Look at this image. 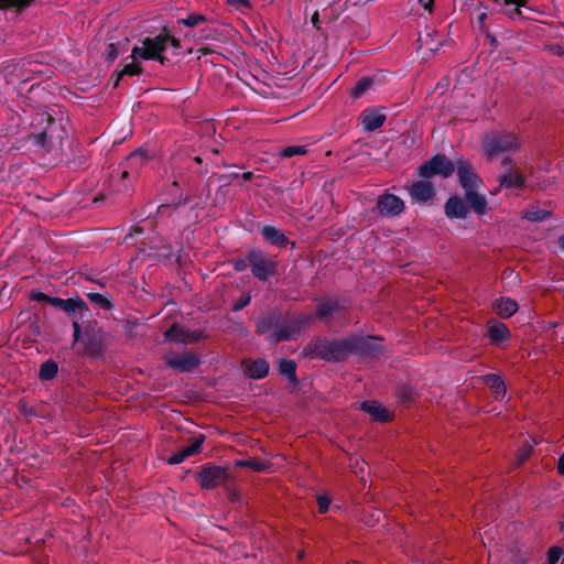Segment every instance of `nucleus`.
<instances>
[{
    "label": "nucleus",
    "instance_id": "obj_1",
    "mask_svg": "<svg viewBox=\"0 0 564 564\" xmlns=\"http://www.w3.org/2000/svg\"><path fill=\"white\" fill-rule=\"evenodd\" d=\"M68 126L61 111H36L30 118L28 142L40 151L56 152L68 138Z\"/></svg>",
    "mask_w": 564,
    "mask_h": 564
},
{
    "label": "nucleus",
    "instance_id": "obj_2",
    "mask_svg": "<svg viewBox=\"0 0 564 564\" xmlns=\"http://www.w3.org/2000/svg\"><path fill=\"white\" fill-rule=\"evenodd\" d=\"M141 45H134L130 58L143 61H156L162 66L171 63L165 52L171 47L174 56L180 55L181 42L172 31L164 26L160 33L154 36H145L140 41Z\"/></svg>",
    "mask_w": 564,
    "mask_h": 564
},
{
    "label": "nucleus",
    "instance_id": "obj_3",
    "mask_svg": "<svg viewBox=\"0 0 564 564\" xmlns=\"http://www.w3.org/2000/svg\"><path fill=\"white\" fill-rule=\"evenodd\" d=\"M302 354L327 362H343L350 357L348 336L334 339L314 336L303 347Z\"/></svg>",
    "mask_w": 564,
    "mask_h": 564
},
{
    "label": "nucleus",
    "instance_id": "obj_4",
    "mask_svg": "<svg viewBox=\"0 0 564 564\" xmlns=\"http://www.w3.org/2000/svg\"><path fill=\"white\" fill-rule=\"evenodd\" d=\"M73 326V345L80 343L83 345L82 355L91 358H100L106 352L105 332L97 321H90L82 329L78 321L72 323Z\"/></svg>",
    "mask_w": 564,
    "mask_h": 564
},
{
    "label": "nucleus",
    "instance_id": "obj_5",
    "mask_svg": "<svg viewBox=\"0 0 564 564\" xmlns=\"http://www.w3.org/2000/svg\"><path fill=\"white\" fill-rule=\"evenodd\" d=\"M151 155L143 147L131 152L119 166L117 191L129 194L138 180L141 170L149 163Z\"/></svg>",
    "mask_w": 564,
    "mask_h": 564
},
{
    "label": "nucleus",
    "instance_id": "obj_6",
    "mask_svg": "<svg viewBox=\"0 0 564 564\" xmlns=\"http://www.w3.org/2000/svg\"><path fill=\"white\" fill-rule=\"evenodd\" d=\"M195 479L204 490H213L217 487L227 486L231 476L227 466H218L212 463L204 464L195 473Z\"/></svg>",
    "mask_w": 564,
    "mask_h": 564
},
{
    "label": "nucleus",
    "instance_id": "obj_7",
    "mask_svg": "<svg viewBox=\"0 0 564 564\" xmlns=\"http://www.w3.org/2000/svg\"><path fill=\"white\" fill-rule=\"evenodd\" d=\"M311 321V315H301L299 317H295L290 314H286L285 316L281 314V323H279L276 330L272 332L268 336V340L274 344L292 340L302 332L304 326L308 324Z\"/></svg>",
    "mask_w": 564,
    "mask_h": 564
},
{
    "label": "nucleus",
    "instance_id": "obj_8",
    "mask_svg": "<svg viewBox=\"0 0 564 564\" xmlns=\"http://www.w3.org/2000/svg\"><path fill=\"white\" fill-rule=\"evenodd\" d=\"M484 151L489 160L503 153L514 152L520 148L518 138L508 132L487 134L482 140Z\"/></svg>",
    "mask_w": 564,
    "mask_h": 564
},
{
    "label": "nucleus",
    "instance_id": "obj_9",
    "mask_svg": "<svg viewBox=\"0 0 564 564\" xmlns=\"http://www.w3.org/2000/svg\"><path fill=\"white\" fill-rule=\"evenodd\" d=\"M247 260L253 278L258 281L267 282L278 272V262L275 259L269 258L267 253L259 248L249 250L247 252Z\"/></svg>",
    "mask_w": 564,
    "mask_h": 564
},
{
    "label": "nucleus",
    "instance_id": "obj_10",
    "mask_svg": "<svg viewBox=\"0 0 564 564\" xmlns=\"http://www.w3.org/2000/svg\"><path fill=\"white\" fill-rule=\"evenodd\" d=\"M382 340L381 337L351 334L348 336L349 354L360 358L377 357L383 352V346L378 341Z\"/></svg>",
    "mask_w": 564,
    "mask_h": 564
},
{
    "label": "nucleus",
    "instance_id": "obj_11",
    "mask_svg": "<svg viewBox=\"0 0 564 564\" xmlns=\"http://www.w3.org/2000/svg\"><path fill=\"white\" fill-rule=\"evenodd\" d=\"M455 172V163L444 154H435L415 171L416 176L429 180L434 176L449 177Z\"/></svg>",
    "mask_w": 564,
    "mask_h": 564
},
{
    "label": "nucleus",
    "instance_id": "obj_12",
    "mask_svg": "<svg viewBox=\"0 0 564 564\" xmlns=\"http://www.w3.org/2000/svg\"><path fill=\"white\" fill-rule=\"evenodd\" d=\"M501 166L505 171L498 176L499 189H522L525 187L527 178L520 167L512 161V159L506 156L501 161Z\"/></svg>",
    "mask_w": 564,
    "mask_h": 564
},
{
    "label": "nucleus",
    "instance_id": "obj_13",
    "mask_svg": "<svg viewBox=\"0 0 564 564\" xmlns=\"http://www.w3.org/2000/svg\"><path fill=\"white\" fill-rule=\"evenodd\" d=\"M164 362L166 367L174 369L180 373L191 372L198 368L202 364L200 357L193 352L187 351L184 354H175L172 356H165Z\"/></svg>",
    "mask_w": 564,
    "mask_h": 564
},
{
    "label": "nucleus",
    "instance_id": "obj_14",
    "mask_svg": "<svg viewBox=\"0 0 564 564\" xmlns=\"http://www.w3.org/2000/svg\"><path fill=\"white\" fill-rule=\"evenodd\" d=\"M345 311V303L338 297H321L317 300L316 311L312 316L313 319L327 321L330 317L339 316Z\"/></svg>",
    "mask_w": 564,
    "mask_h": 564
},
{
    "label": "nucleus",
    "instance_id": "obj_15",
    "mask_svg": "<svg viewBox=\"0 0 564 564\" xmlns=\"http://www.w3.org/2000/svg\"><path fill=\"white\" fill-rule=\"evenodd\" d=\"M205 334L202 330H186L177 323L172 324L165 332L164 338L166 340H174L178 344H195L205 339Z\"/></svg>",
    "mask_w": 564,
    "mask_h": 564
},
{
    "label": "nucleus",
    "instance_id": "obj_16",
    "mask_svg": "<svg viewBox=\"0 0 564 564\" xmlns=\"http://www.w3.org/2000/svg\"><path fill=\"white\" fill-rule=\"evenodd\" d=\"M455 163V170L457 171L459 185L464 191L471 188H479L482 184L481 178L475 173L471 164L464 159L457 160Z\"/></svg>",
    "mask_w": 564,
    "mask_h": 564
},
{
    "label": "nucleus",
    "instance_id": "obj_17",
    "mask_svg": "<svg viewBox=\"0 0 564 564\" xmlns=\"http://www.w3.org/2000/svg\"><path fill=\"white\" fill-rule=\"evenodd\" d=\"M404 202L397 195L384 193L378 197L376 209L382 217H394L403 213Z\"/></svg>",
    "mask_w": 564,
    "mask_h": 564
},
{
    "label": "nucleus",
    "instance_id": "obj_18",
    "mask_svg": "<svg viewBox=\"0 0 564 564\" xmlns=\"http://www.w3.org/2000/svg\"><path fill=\"white\" fill-rule=\"evenodd\" d=\"M408 192L412 202L417 204H426L436 195L433 184L425 178L413 182Z\"/></svg>",
    "mask_w": 564,
    "mask_h": 564
},
{
    "label": "nucleus",
    "instance_id": "obj_19",
    "mask_svg": "<svg viewBox=\"0 0 564 564\" xmlns=\"http://www.w3.org/2000/svg\"><path fill=\"white\" fill-rule=\"evenodd\" d=\"M205 440H206V436L204 434L195 435L192 438V443L188 446H186V447L175 452L173 455H171L166 459V463L170 465H177V464L183 463L187 457L198 454L202 449V445L205 442Z\"/></svg>",
    "mask_w": 564,
    "mask_h": 564
},
{
    "label": "nucleus",
    "instance_id": "obj_20",
    "mask_svg": "<svg viewBox=\"0 0 564 564\" xmlns=\"http://www.w3.org/2000/svg\"><path fill=\"white\" fill-rule=\"evenodd\" d=\"M52 306L58 307L68 314H79L80 317L89 313L86 302L79 297L61 299L56 297L52 301Z\"/></svg>",
    "mask_w": 564,
    "mask_h": 564
},
{
    "label": "nucleus",
    "instance_id": "obj_21",
    "mask_svg": "<svg viewBox=\"0 0 564 564\" xmlns=\"http://www.w3.org/2000/svg\"><path fill=\"white\" fill-rule=\"evenodd\" d=\"M444 213L449 219H466L469 208L459 196L452 195L445 203Z\"/></svg>",
    "mask_w": 564,
    "mask_h": 564
},
{
    "label": "nucleus",
    "instance_id": "obj_22",
    "mask_svg": "<svg viewBox=\"0 0 564 564\" xmlns=\"http://www.w3.org/2000/svg\"><path fill=\"white\" fill-rule=\"evenodd\" d=\"M260 232L262 238L271 246L278 248H285L289 243H291L292 248L295 247V243L291 242L289 238L284 235L283 230H281L280 228L265 225L261 228Z\"/></svg>",
    "mask_w": 564,
    "mask_h": 564
},
{
    "label": "nucleus",
    "instance_id": "obj_23",
    "mask_svg": "<svg viewBox=\"0 0 564 564\" xmlns=\"http://www.w3.org/2000/svg\"><path fill=\"white\" fill-rule=\"evenodd\" d=\"M360 410L370 414L376 422L387 423L392 420L390 411L376 400H368L360 403Z\"/></svg>",
    "mask_w": 564,
    "mask_h": 564
},
{
    "label": "nucleus",
    "instance_id": "obj_24",
    "mask_svg": "<svg viewBox=\"0 0 564 564\" xmlns=\"http://www.w3.org/2000/svg\"><path fill=\"white\" fill-rule=\"evenodd\" d=\"M360 120L362 123L364 131L373 132L381 128L386 121V115L379 110L365 109L360 113Z\"/></svg>",
    "mask_w": 564,
    "mask_h": 564
},
{
    "label": "nucleus",
    "instance_id": "obj_25",
    "mask_svg": "<svg viewBox=\"0 0 564 564\" xmlns=\"http://www.w3.org/2000/svg\"><path fill=\"white\" fill-rule=\"evenodd\" d=\"M245 373L248 378L253 380H260L268 376L270 365L265 359L259 358L251 361H243Z\"/></svg>",
    "mask_w": 564,
    "mask_h": 564
},
{
    "label": "nucleus",
    "instance_id": "obj_26",
    "mask_svg": "<svg viewBox=\"0 0 564 564\" xmlns=\"http://www.w3.org/2000/svg\"><path fill=\"white\" fill-rule=\"evenodd\" d=\"M487 333L492 345L498 346L511 336L509 328L502 322L490 319L487 323Z\"/></svg>",
    "mask_w": 564,
    "mask_h": 564
},
{
    "label": "nucleus",
    "instance_id": "obj_27",
    "mask_svg": "<svg viewBox=\"0 0 564 564\" xmlns=\"http://www.w3.org/2000/svg\"><path fill=\"white\" fill-rule=\"evenodd\" d=\"M465 204L469 209H473L477 215H485L487 213V198L485 195L478 193V188L464 191Z\"/></svg>",
    "mask_w": 564,
    "mask_h": 564
},
{
    "label": "nucleus",
    "instance_id": "obj_28",
    "mask_svg": "<svg viewBox=\"0 0 564 564\" xmlns=\"http://www.w3.org/2000/svg\"><path fill=\"white\" fill-rule=\"evenodd\" d=\"M279 323H281V313L276 310L263 315L257 321V332L261 334H268V336L275 332Z\"/></svg>",
    "mask_w": 564,
    "mask_h": 564
},
{
    "label": "nucleus",
    "instance_id": "obj_29",
    "mask_svg": "<svg viewBox=\"0 0 564 564\" xmlns=\"http://www.w3.org/2000/svg\"><path fill=\"white\" fill-rule=\"evenodd\" d=\"M482 382L491 390L496 400H502L507 394V387L501 378L497 373H487L482 376Z\"/></svg>",
    "mask_w": 564,
    "mask_h": 564
},
{
    "label": "nucleus",
    "instance_id": "obj_30",
    "mask_svg": "<svg viewBox=\"0 0 564 564\" xmlns=\"http://www.w3.org/2000/svg\"><path fill=\"white\" fill-rule=\"evenodd\" d=\"M494 310L501 318H509L518 312L519 305L516 300L510 297H500L495 301Z\"/></svg>",
    "mask_w": 564,
    "mask_h": 564
},
{
    "label": "nucleus",
    "instance_id": "obj_31",
    "mask_svg": "<svg viewBox=\"0 0 564 564\" xmlns=\"http://www.w3.org/2000/svg\"><path fill=\"white\" fill-rule=\"evenodd\" d=\"M143 72V67L142 65L138 62V59H133L132 58V62L126 64L121 70L119 72H116L112 76H111V80H112V87H117L119 85V82L120 79L123 77V76H137V75H140L141 73Z\"/></svg>",
    "mask_w": 564,
    "mask_h": 564
},
{
    "label": "nucleus",
    "instance_id": "obj_32",
    "mask_svg": "<svg viewBox=\"0 0 564 564\" xmlns=\"http://www.w3.org/2000/svg\"><path fill=\"white\" fill-rule=\"evenodd\" d=\"M296 362L293 359L289 358H281L278 361V371L281 376H284L288 378V380L294 384H299V379L296 377Z\"/></svg>",
    "mask_w": 564,
    "mask_h": 564
},
{
    "label": "nucleus",
    "instance_id": "obj_33",
    "mask_svg": "<svg viewBox=\"0 0 564 564\" xmlns=\"http://www.w3.org/2000/svg\"><path fill=\"white\" fill-rule=\"evenodd\" d=\"M36 0H0V10L21 14L32 7Z\"/></svg>",
    "mask_w": 564,
    "mask_h": 564
},
{
    "label": "nucleus",
    "instance_id": "obj_34",
    "mask_svg": "<svg viewBox=\"0 0 564 564\" xmlns=\"http://www.w3.org/2000/svg\"><path fill=\"white\" fill-rule=\"evenodd\" d=\"M89 160L88 151L85 149H77L73 152L72 158H68L66 163L70 170L85 169Z\"/></svg>",
    "mask_w": 564,
    "mask_h": 564
},
{
    "label": "nucleus",
    "instance_id": "obj_35",
    "mask_svg": "<svg viewBox=\"0 0 564 564\" xmlns=\"http://www.w3.org/2000/svg\"><path fill=\"white\" fill-rule=\"evenodd\" d=\"M398 402L404 408L411 406L414 402L415 392L414 389L410 386L402 384L397 388L395 391Z\"/></svg>",
    "mask_w": 564,
    "mask_h": 564
},
{
    "label": "nucleus",
    "instance_id": "obj_36",
    "mask_svg": "<svg viewBox=\"0 0 564 564\" xmlns=\"http://www.w3.org/2000/svg\"><path fill=\"white\" fill-rule=\"evenodd\" d=\"M57 372H58L57 362L54 361L53 359H48L40 366L39 378L42 381H48V380L54 379L57 376Z\"/></svg>",
    "mask_w": 564,
    "mask_h": 564
},
{
    "label": "nucleus",
    "instance_id": "obj_37",
    "mask_svg": "<svg viewBox=\"0 0 564 564\" xmlns=\"http://www.w3.org/2000/svg\"><path fill=\"white\" fill-rule=\"evenodd\" d=\"M375 79L369 76H364L357 80L355 86L350 90V96L354 99L360 98L369 88L373 85Z\"/></svg>",
    "mask_w": 564,
    "mask_h": 564
},
{
    "label": "nucleus",
    "instance_id": "obj_38",
    "mask_svg": "<svg viewBox=\"0 0 564 564\" xmlns=\"http://www.w3.org/2000/svg\"><path fill=\"white\" fill-rule=\"evenodd\" d=\"M237 467H246L250 468L254 471L262 473L268 470L269 465L264 463L263 460L256 458V457H249L247 459H239L235 464Z\"/></svg>",
    "mask_w": 564,
    "mask_h": 564
},
{
    "label": "nucleus",
    "instance_id": "obj_39",
    "mask_svg": "<svg viewBox=\"0 0 564 564\" xmlns=\"http://www.w3.org/2000/svg\"><path fill=\"white\" fill-rule=\"evenodd\" d=\"M551 215L549 210L533 207L525 213L524 218L532 223H539L550 218Z\"/></svg>",
    "mask_w": 564,
    "mask_h": 564
},
{
    "label": "nucleus",
    "instance_id": "obj_40",
    "mask_svg": "<svg viewBox=\"0 0 564 564\" xmlns=\"http://www.w3.org/2000/svg\"><path fill=\"white\" fill-rule=\"evenodd\" d=\"M87 297L91 303L97 304L98 306H100L104 310H110L113 306L111 300L104 294L88 293Z\"/></svg>",
    "mask_w": 564,
    "mask_h": 564
},
{
    "label": "nucleus",
    "instance_id": "obj_41",
    "mask_svg": "<svg viewBox=\"0 0 564 564\" xmlns=\"http://www.w3.org/2000/svg\"><path fill=\"white\" fill-rule=\"evenodd\" d=\"M207 18L199 13H191L186 18H182L177 20L178 24H183L187 28H194L199 23L206 22Z\"/></svg>",
    "mask_w": 564,
    "mask_h": 564
},
{
    "label": "nucleus",
    "instance_id": "obj_42",
    "mask_svg": "<svg viewBox=\"0 0 564 564\" xmlns=\"http://www.w3.org/2000/svg\"><path fill=\"white\" fill-rule=\"evenodd\" d=\"M307 153V145H290L281 150L280 155L283 159H289L295 155H304Z\"/></svg>",
    "mask_w": 564,
    "mask_h": 564
},
{
    "label": "nucleus",
    "instance_id": "obj_43",
    "mask_svg": "<svg viewBox=\"0 0 564 564\" xmlns=\"http://www.w3.org/2000/svg\"><path fill=\"white\" fill-rule=\"evenodd\" d=\"M564 555V551L561 546L554 545L547 550L546 562L547 564H557Z\"/></svg>",
    "mask_w": 564,
    "mask_h": 564
},
{
    "label": "nucleus",
    "instance_id": "obj_44",
    "mask_svg": "<svg viewBox=\"0 0 564 564\" xmlns=\"http://www.w3.org/2000/svg\"><path fill=\"white\" fill-rule=\"evenodd\" d=\"M119 55L118 44L109 43L106 48V61L113 63Z\"/></svg>",
    "mask_w": 564,
    "mask_h": 564
},
{
    "label": "nucleus",
    "instance_id": "obj_45",
    "mask_svg": "<svg viewBox=\"0 0 564 564\" xmlns=\"http://www.w3.org/2000/svg\"><path fill=\"white\" fill-rule=\"evenodd\" d=\"M55 297L53 296H50L41 291H33L31 293V300L35 301V302H45V303H48L52 305V301L54 300Z\"/></svg>",
    "mask_w": 564,
    "mask_h": 564
},
{
    "label": "nucleus",
    "instance_id": "obj_46",
    "mask_svg": "<svg viewBox=\"0 0 564 564\" xmlns=\"http://www.w3.org/2000/svg\"><path fill=\"white\" fill-rule=\"evenodd\" d=\"M251 301V297L250 295H242L240 296L232 305V311L234 312H238V311H241L242 308H245L247 305H249Z\"/></svg>",
    "mask_w": 564,
    "mask_h": 564
},
{
    "label": "nucleus",
    "instance_id": "obj_47",
    "mask_svg": "<svg viewBox=\"0 0 564 564\" xmlns=\"http://www.w3.org/2000/svg\"><path fill=\"white\" fill-rule=\"evenodd\" d=\"M227 492V496H228V499L231 501V502H237L240 500V494L238 492V490L232 487L229 481L227 482V486H223Z\"/></svg>",
    "mask_w": 564,
    "mask_h": 564
},
{
    "label": "nucleus",
    "instance_id": "obj_48",
    "mask_svg": "<svg viewBox=\"0 0 564 564\" xmlns=\"http://www.w3.org/2000/svg\"><path fill=\"white\" fill-rule=\"evenodd\" d=\"M329 505H330V499L326 495H321L317 497V506H318V511L321 513H325L328 510Z\"/></svg>",
    "mask_w": 564,
    "mask_h": 564
},
{
    "label": "nucleus",
    "instance_id": "obj_49",
    "mask_svg": "<svg viewBox=\"0 0 564 564\" xmlns=\"http://www.w3.org/2000/svg\"><path fill=\"white\" fill-rule=\"evenodd\" d=\"M488 18V13L486 11H480L476 15V24L478 25V29L480 32L487 31L486 20Z\"/></svg>",
    "mask_w": 564,
    "mask_h": 564
},
{
    "label": "nucleus",
    "instance_id": "obj_50",
    "mask_svg": "<svg viewBox=\"0 0 564 564\" xmlns=\"http://www.w3.org/2000/svg\"><path fill=\"white\" fill-rule=\"evenodd\" d=\"M249 265V262L247 260V257L245 259H236L234 260V270L236 272H242L245 271Z\"/></svg>",
    "mask_w": 564,
    "mask_h": 564
},
{
    "label": "nucleus",
    "instance_id": "obj_51",
    "mask_svg": "<svg viewBox=\"0 0 564 564\" xmlns=\"http://www.w3.org/2000/svg\"><path fill=\"white\" fill-rule=\"evenodd\" d=\"M226 2L236 9H249L250 8L249 0H226Z\"/></svg>",
    "mask_w": 564,
    "mask_h": 564
},
{
    "label": "nucleus",
    "instance_id": "obj_52",
    "mask_svg": "<svg viewBox=\"0 0 564 564\" xmlns=\"http://www.w3.org/2000/svg\"><path fill=\"white\" fill-rule=\"evenodd\" d=\"M484 33H486V37L489 42V45L492 47V48H497L499 46V41L498 39L496 37L495 34L490 33L488 30L485 31Z\"/></svg>",
    "mask_w": 564,
    "mask_h": 564
},
{
    "label": "nucleus",
    "instance_id": "obj_53",
    "mask_svg": "<svg viewBox=\"0 0 564 564\" xmlns=\"http://www.w3.org/2000/svg\"><path fill=\"white\" fill-rule=\"evenodd\" d=\"M218 32L216 30H202V35L200 37L203 39H216V34Z\"/></svg>",
    "mask_w": 564,
    "mask_h": 564
},
{
    "label": "nucleus",
    "instance_id": "obj_54",
    "mask_svg": "<svg viewBox=\"0 0 564 564\" xmlns=\"http://www.w3.org/2000/svg\"><path fill=\"white\" fill-rule=\"evenodd\" d=\"M557 473L561 475V476H564V452L560 455L558 457V460H557Z\"/></svg>",
    "mask_w": 564,
    "mask_h": 564
},
{
    "label": "nucleus",
    "instance_id": "obj_55",
    "mask_svg": "<svg viewBox=\"0 0 564 564\" xmlns=\"http://www.w3.org/2000/svg\"><path fill=\"white\" fill-rule=\"evenodd\" d=\"M531 448H522L521 454L518 457V464H522L530 455Z\"/></svg>",
    "mask_w": 564,
    "mask_h": 564
},
{
    "label": "nucleus",
    "instance_id": "obj_56",
    "mask_svg": "<svg viewBox=\"0 0 564 564\" xmlns=\"http://www.w3.org/2000/svg\"><path fill=\"white\" fill-rule=\"evenodd\" d=\"M419 3L429 12L433 10L434 0H419Z\"/></svg>",
    "mask_w": 564,
    "mask_h": 564
},
{
    "label": "nucleus",
    "instance_id": "obj_57",
    "mask_svg": "<svg viewBox=\"0 0 564 564\" xmlns=\"http://www.w3.org/2000/svg\"><path fill=\"white\" fill-rule=\"evenodd\" d=\"M512 275L514 276V279H517V280L519 279V275H518L517 273H514V271H513L512 269H509V268H508V269H506V270L503 271V274H502V276H503L505 279H508V278H510V276H512Z\"/></svg>",
    "mask_w": 564,
    "mask_h": 564
},
{
    "label": "nucleus",
    "instance_id": "obj_58",
    "mask_svg": "<svg viewBox=\"0 0 564 564\" xmlns=\"http://www.w3.org/2000/svg\"><path fill=\"white\" fill-rule=\"evenodd\" d=\"M218 180L223 183V185H228L231 182L228 174L219 175Z\"/></svg>",
    "mask_w": 564,
    "mask_h": 564
},
{
    "label": "nucleus",
    "instance_id": "obj_59",
    "mask_svg": "<svg viewBox=\"0 0 564 564\" xmlns=\"http://www.w3.org/2000/svg\"><path fill=\"white\" fill-rule=\"evenodd\" d=\"M487 6L484 2H479L477 6L474 7V12L477 11H486L487 12Z\"/></svg>",
    "mask_w": 564,
    "mask_h": 564
},
{
    "label": "nucleus",
    "instance_id": "obj_60",
    "mask_svg": "<svg viewBox=\"0 0 564 564\" xmlns=\"http://www.w3.org/2000/svg\"><path fill=\"white\" fill-rule=\"evenodd\" d=\"M311 21H312L313 25L316 29H319V26H318L319 20H318V12L317 11L312 15Z\"/></svg>",
    "mask_w": 564,
    "mask_h": 564
},
{
    "label": "nucleus",
    "instance_id": "obj_61",
    "mask_svg": "<svg viewBox=\"0 0 564 564\" xmlns=\"http://www.w3.org/2000/svg\"><path fill=\"white\" fill-rule=\"evenodd\" d=\"M241 177H242L245 181H251V180H252V177H253V172H250V171L245 172V173H242V174H241Z\"/></svg>",
    "mask_w": 564,
    "mask_h": 564
},
{
    "label": "nucleus",
    "instance_id": "obj_62",
    "mask_svg": "<svg viewBox=\"0 0 564 564\" xmlns=\"http://www.w3.org/2000/svg\"><path fill=\"white\" fill-rule=\"evenodd\" d=\"M557 245L561 248V250L564 251V234L558 237Z\"/></svg>",
    "mask_w": 564,
    "mask_h": 564
},
{
    "label": "nucleus",
    "instance_id": "obj_63",
    "mask_svg": "<svg viewBox=\"0 0 564 564\" xmlns=\"http://www.w3.org/2000/svg\"><path fill=\"white\" fill-rule=\"evenodd\" d=\"M514 564H529L525 558L519 557L516 560Z\"/></svg>",
    "mask_w": 564,
    "mask_h": 564
},
{
    "label": "nucleus",
    "instance_id": "obj_64",
    "mask_svg": "<svg viewBox=\"0 0 564 564\" xmlns=\"http://www.w3.org/2000/svg\"><path fill=\"white\" fill-rule=\"evenodd\" d=\"M194 162L197 163V164H202L203 163V159L200 156H195L194 158Z\"/></svg>",
    "mask_w": 564,
    "mask_h": 564
}]
</instances>
